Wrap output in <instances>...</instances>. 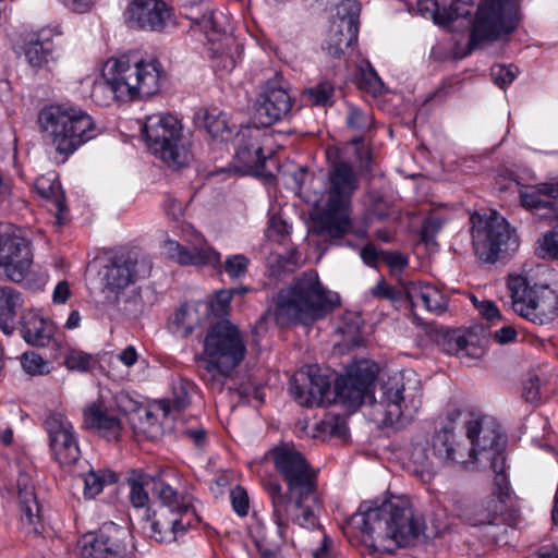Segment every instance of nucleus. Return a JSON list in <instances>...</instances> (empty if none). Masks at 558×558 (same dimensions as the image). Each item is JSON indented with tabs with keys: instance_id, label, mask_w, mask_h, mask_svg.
Wrapping results in <instances>:
<instances>
[{
	"instance_id": "obj_3",
	"label": "nucleus",
	"mask_w": 558,
	"mask_h": 558,
	"mask_svg": "<svg viewBox=\"0 0 558 558\" xmlns=\"http://www.w3.org/2000/svg\"><path fill=\"white\" fill-rule=\"evenodd\" d=\"M163 70L156 59L144 60L123 54L109 59L102 69V81L95 83L92 98L100 106L112 100L150 97L160 90Z\"/></svg>"
},
{
	"instance_id": "obj_14",
	"label": "nucleus",
	"mask_w": 558,
	"mask_h": 558,
	"mask_svg": "<svg viewBox=\"0 0 558 558\" xmlns=\"http://www.w3.org/2000/svg\"><path fill=\"white\" fill-rule=\"evenodd\" d=\"M472 240L475 254L485 263H495L518 246L507 220L492 211L486 217L472 216Z\"/></svg>"
},
{
	"instance_id": "obj_4",
	"label": "nucleus",
	"mask_w": 558,
	"mask_h": 558,
	"mask_svg": "<svg viewBox=\"0 0 558 558\" xmlns=\"http://www.w3.org/2000/svg\"><path fill=\"white\" fill-rule=\"evenodd\" d=\"M359 189V179L345 161L333 163L328 172V185L312 216V233L326 240L342 239L351 229V202Z\"/></svg>"
},
{
	"instance_id": "obj_51",
	"label": "nucleus",
	"mask_w": 558,
	"mask_h": 558,
	"mask_svg": "<svg viewBox=\"0 0 558 558\" xmlns=\"http://www.w3.org/2000/svg\"><path fill=\"white\" fill-rule=\"evenodd\" d=\"M64 364L69 369L87 372L96 364L93 355L80 350H70L64 359Z\"/></svg>"
},
{
	"instance_id": "obj_35",
	"label": "nucleus",
	"mask_w": 558,
	"mask_h": 558,
	"mask_svg": "<svg viewBox=\"0 0 558 558\" xmlns=\"http://www.w3.org/2000/svg\"><path fill=\"white\" fill-rule=\"evenodd\" d=\"M504 506L499 497H492L485 505H474L464 509L460 517L471 525L496 524Z\"/></svg>"
},
{
	"instance_id": "obj_15",
	"label": "nucleus",
	"mask_w": 558,
	"mask_h": 558,
	"mask_svg": "<svg viewBox=\"0 0 558 558\" xmlns=\"http://www.w3.org/2000/svg\"><path fill=\"white\" fill-rule=\"evenodd\" d=\"M198 521L193 497L182 494L175 507H159L147 515L143 530L158 543H172Z\"/></svg>"
},
{
	"instance_id": "obj_19",
	"label": "nucleus",
	"mask_w": 558,
	"mask_h": 558,
	"mask_svg": "<svg viewBox=\"0 0 558 558\" xmlns=\"http://www.w3.org/2000/svg\"><path fill=\"white\" fill-rule=\"evenodd\" d=\"M50 448L61 465H72L81 454L71 422L58 412H51L45 420Z\"/></svg>"
},
{
	"instance_id": "obj_25",
	"label": "nucleus",
	"mask_w": 558,
	"mask_h": 558,
	"mask_svg": "<svg viewBox=\"0 0 558 558\" xmlns=\"http://www.w3.org/2000/svg\"><path fill=\"white\" fill-rule=\"evenodd\" d=\"M17 497L21 510V524L27 533H39V505L35 494L32 477L26 472H20L17 481Z\"/></svg>"
},
{
	"instance_id": "obj_32",
	"label": "nucleus",
	"mask_w": 558,
	"mask_h": 558,
	"mask_svg": "<svg viewBox=\"0 0 558 558\" xmlns=\"http://www.w3.org/2000/svg\"><path fill=\"white\" fill-rule=\"evenodd\" d=\"M357 27L349 23L331 22L323 48L331 57L339 58L357 39Z\"/></svg>"
},
{
	"instance_id": "obj_39",
	"label": "nucleus",
	"mask_w": 558,
	"mask_h": 558,
	"mask_svg": "<svg viewBox=\"0 0 558 558\" xmlns=\"http://www.w3.org/2000/svg\"><path fill=\"white\" fill-rule=\"evenodd\" d=\"M199 118L202 119L203 126L213 138L222 142L231 137L234 125L230 124L227 114L219 109L203 110L199 112Z\"/></svg>"
},
{
	"instance_id": "obj_45",
	"label": "nucleus",
	"mask_w": 558,
	"mask_h": 558,
	"mask_svg": "<svg viewBox=\"0 0 558 558\" xmlns=\"http://www.w3.org/2000/svg\"><path fill=\"white\" fill-rule=\"evenodd\" d=\"M361 4L356 0H343L336 8V19L332 22L350 23L359 28Z\"/></svg>"
},
{
	"instance_id": "obj_60",
	"label": "nucleus",
	"mask_w": 558,
	"mask_h": 558,
	"mask_svg": "<svg viewBox=\"0 0 558 558\" xmlns=\"http://www.w3.org/2000/svg\"><path fill=\"white\" fill-rule=\"evenodd\" d=\"M348 124L352 129L366 131L372 124V118L369 114L353 108L348 116Z\"/></svg>"
},
{
	"instance_id": "obj_28",
	"label": "nucleus",
	"mask_w": 558,
	"mask_h": 558,
	"mask_svg": "<svg viewBox=\"0 0 558 558\" xmlns=\"http://www.w3.org/2000/svg\"><path fill=\"white\" fill-rule=\"evenodd\" d=\"M163 250L169 258L181 265H220V254L208 245L187 248L174 240L166 239L163 242Z\"/></svg>"
},
{
	"instance_id": "obj_30",
	"label": "nucleus",
	"mask_w": 558,
	"mask_h": 558,
	"mask_svg": "<svg viewBox=\"0 0 558 558\" xmlns=\"http://www.w3.org/2000/svg\"><path fill=\"white\" fill-rule=\"evenodd\" d=\"M84 423L108 440H117L121 433V421L112 412L92 403L84 410Z\"/></svg>"
},
{
	"instance_id": "obj_62",
	"label": "nucleus",
	"mask_w": 558,
	"mask_h": 558,
	"mask_svg": "<svg viewBox=\"0 0 558 558\" xmlns=\"http://www.w3.org/2000/svg\"><path fill=\"white\" fill-rule=\"evenodd\" d=\"M372 294L375 298H383L391 301H400L402 300V294L399 289H393L386 284L384 280H379L377 284L372 288Z\"/></svg>"
},
{
	"instance_id": "obj_2",
	"label": "nucleus",
	"mask_w": 558,
	"mask_h": 558,
	"mask_svg": "<svg viewBox=\"0 0 558 558\" xmlns=\"http://www.w3.org/2000/svg\"><path fill=\"white\" fill-rule=\"evenodd\" d=\"M350 524L361 531L365 544L383 551L407 546L426 530L421 513L405 496H391L380 504L362 502Z\"/></svg>"
},
{
	"instance_id": "obj_9",
	"label": "nucleus",
	"mask_w": 558,
	"mask_h": 558,
	"mask_svg": "<svg viewBox=\"0 0 558 558\" xmlns=\"http://www.w3.org/2000/svg\"><path fill=\"white\" fill-rule=\"evenodd\" d=\"M266 489L271 500L272 519L276 527L266 531L263 525H257L254 531L256 544H271L275 546L280 544L283 530L290 521L304 529H314L317 525V518L313 510V506L317 501L315 490H312L304 498H300L298 494H290V498H288L277 482H269Z\"/></svg>"
},
{
	"instance_id": "obj_7",
	"label": "nucleus",
	"mask_w": 558,
	"mask_h": 558,
	"mask_svg": "<svg viewBox=\"0 0 558 558\" xmlns=\"http://www.w3.org/2000/svg\"><path fill=\"white\" fill-rule=\"evenodd\" d=\"M245 354L246 345L238 327L229 320L217 323L204 339L203 379L221 390L225 378L243 361Z\"/></svg>"
},
{
	"instance_id": "obj_33",
	"label": "nucleus",
	"mask_w": 558,
	"mask_h": 558,
	"mask_svg": "<svg viewBox=\"0 0 558 558\" xmlns=\"http://www.w3.org/2000/svg\"><path fill=\"white\" fill-rule=\"evenodd\" d=\"M99 532L100 543L106 545L108 555L124 557L132 553V535L128 529L110 522L105 523Z\"/></svg>"
},
{
	"instance_id": "obj_44",
	"label": "nucleus",
	"mask_w": 558,
	"mask_h": 558,
	"mask_svg": "<svg viewBox=\"0 0 558 558\" xmlns=\"http://www.w3.org/2000/svg\"><path fill=\"white\" fill-rule=\"evenodd\" d=\"M316 430L323 435L344 438L348 435L345 417L328 413L316 424Z\"/></svg>"
},
{
	"instance_id": "obj_58",
	"label": "nucleus",
	"mask_w": 558,
	"mask_h": 558,
	"mask_svg": "<svg viewBox=\"0 0 558 558\" xmlns=\"http://www.w3.org/2000/svg\"><path fill=\"white\" fill-rule=\"evenodd\" d=\"M492 77L496 85L504 88L505 86L512 83L515 77V71L505 65H494L492 68Z\"/></svg>"
},
{
	"instance_id": "obj_56",
	"label": "nucleus",
	"mask_w": 558,
	"mask_h": 558,
	"mask_svg": "<svg viewBox=\"0 0 558 558\" xmlns=\"http://www.w3.org/2000/svg\"><path fill=\"white\" fill-rule=\"evenodd\" d=\"M230 498L234 511L240 517L246 515L250 509V501L246 490L241 486H235L230 493Z\"/></svg>"
},
{
	"instance_id": "obj_10",
	"label": "nucleus",
	"mask_w": 558,
	"mask_h": 558,
	"mask_svg": "<svg viewBox=\"0 0 558 558\" xmlns=\"http://www.w3.org/2000/svg\"><path fill=\"white\" fill-rule=\"evenodd\" d=\"M143 132L149 149L174 169L192 160L190 140L183 135L180 121L170 113H154L145 119Z\"/></svg>"
},
{
	"instance_id": "obj_53",
	"label": "nucleus",
	"mask_w": 558,
	"mask_h": 558,
	"mask_svg": "<svg viewBox=\"0 0 558 558\" xmlns=\"http://www.w3.org/2000/svg\"><path fill=\"white\" fill-rule=\"evenodd\" d=\"M359 86L376 95L381 93L384 84L375 70L368 65L367 69L360 70Z\"/></svg>"
},
{
	"instance_id": "obj_18",
	"label": "nucleus",
	"mask_w": 558,
	"mask_h": 558,
	"mask_svg": "<svg viewBox=\"0 0 558 558\" xmlns=\"http://www.w3.org/2000/svg\"><path fill=\"white\" fill-rule=\"evenodd\" d=\"M150 270L149 258L137 251L116 256L105 267L102 276L105 289L114 293V301L120 302L119 293L136 280L147 277Z\"/></svg>"
},
{
	"instance_id": "obj_36",
	"label": "nucleus",
	"mask_w": 558,
	"mask_h": 558,
	"mask_svg": "<svg viewBox=\"0 0 558 558\" xmlns=\"http://www.w3.org/2000/svg\"><path fill=\"white\" fill-rule=\"evenodd\" d=\"M80 476L84 483L83 495L86 499H94L107 486L113 485L118 481L117 474L106 468H90Z\"/></svg>"
},
{
	"instance_id": "obj_17",
	"label": "nucleus",
	"mask_w": 558,
	"mask_h": 558,
	"mask_svg": "<svg viewBox=\"0 0 558 558\" xmlns=\"http://www.w3.org/2000/svg\"><path fill=\"white\" fill-rule=\"evenodd\" d=\"M31 242L9 225H0V274L13 282H22L31 271Z\"/></svg>"
},
{
	"instance_id": "obj_54",
	"label": "nucleus",
	"mask_w": 558,
	"mask_h": 558,
	"mask_svg": "<svg viewBox=\"0 0 558 558\" xmlns=\"http://www.w3.org/2000/svg\"><path fill=\"white\" fill-rule=\"evenodd\" d=\"M541 377L536 373H530L523 386V397L527 402L537 403L542 399Z\"/></svg>"
},
{
	"instance_id": "obj_42",
	"label": "nucleus",
	"mask_w": 558,
	"mask_h": 558,
	"mask_svg": "<svg viewBox=\"0 0 558 558\" xmlns=\"http://www.w3.org/2000/svg\"><path fill=\"white\" fill-rule=\"evenodd\" d=\"M300 266V255L295 250L289 251L286 255L271 253L267 257L269 275L274 278H281L293 272Z\"/></svg>"
},
{
	"instance_id": "obj_13",
	"label": "nucleus",
	"mask_w": 558,
	"mask_h": 558,
	"mask_svg": "<svg viewBox=\"0 0 558 558\" xmlns=\"http://www.w3.org/2000/svg\"><path fill=\"white\" fill-rule=\"evenodd\" d=\"M519 3L520 0H483L473 22L470 50L512 33L518 25Z\"/></svg>"
},
{
	"instance_id": "obj_49",
	"label": "nucleus",
	"mask_w": 558,
	"mask_h": 558,
	"mask_svg": "<svg viewBox=\"0 0 558 558\" xmlns=\"http://www.w3.org/2000/svg\"><path fill=\"white\" fill-rule=\"evenodd\" d=\"M138 423L135 427L146 434L150 438L158 437L161 434V426L157 421V416L151 410L142 409L136 412Z\"/></svg>"
},
{
	"instance_id": "obj_34",
	"label": "nucleus",
	"mask_w": 558,
	"mask_h": 558,
	"mask_svg": "<svg viewBox=\"0 0 558 558\" xmlns=\"http://www.w3.org/2000/svg\"><path fill=\"white\" fill-rule=\"evenodd\" d=\"M52 31L41 29L36 39H32L25 48V57L33 68H43L53 60Z\"/></svg>"
},
{
	"instance_id": "obj_55",
	"label": "nucleus",
	"mask_w": 558,
	"mask_h": 558,
	"mask_svg": "<svg viewBox=\"0 0 558 558\" xmlns=\"http://www.w3.org/2000/svg\"><path fill=\"white\" fill-rule=\"evenodd\" d=\"M444 220L440 217L433 216L424 221L421 231L422 241L426 245L435 244V236L440 231Z\"/></svg>"
},
{
	"instance_id": "obj_59",
	"label": "nucleus",
	"mask_w": 558,
	"mask_h": 558,
	"mask_svg": "<svg viewBox=\"0 0 558 558\" xmlns=\"http://www.w3.org/2000/svg\"><path fill=\"white\" fill-rule=\"evenodd\" d=\"M539 247L551 258L558 259V229L549 231L539 240Z\"/></svg>"
},
{
	"instance_id": "obj_46",
	"label": "nucleus",
	"mask_w": 558,
	"mask_h": 558,
	"mask_svg": "<svg viewBox=\"0 0 558 558\" xmlns=\"http://www.w3.org/2000/svg\"><path fill=\"white\" fill-rule=\"evenodd\" d=\"M83 558H105L108 553L106 545L100 543V532L84 535L80 542Z\"/></svg>"
},
{
	"instance_id": "obj_6",
	"label": "nucleus",
	"mask_w": 558,
	"mask_h": 558,
	"mask_svg": "<svg viewBox=\"0 0 558 558\" xmlns=\"http://www.w3.org/2000/svg\"><path fill=\"white\" fill-rule=\"evenodd\" d=\"M333 306L329 292L315 271L304 272L276 299L275 317L281 324H311L324 317Z\"/></svg>"
},
{
	"instance_id": "obj_21",
	"label": "nucleus",
	"mask_w": 558,
	"mask_h": 558,
	"mask_svg": "<svg viewBox=\"0 0 558 558\" xmlns=\"http://www.w3.org/2000/svg\"><path fill=\"white\" fill-rule=\"evenodd\" d=\"M290 390L301 405L319 407L329 393L330 380L318 367L307 366L293 376Z\"/></svg>"
},
{
	"instance_id": "obj_29",
	"label": "nucleus",
	"mask_w": 558,
	"mask_h": 558,
	"mask_svg": "<svg viewBox=\"0 0 558 558\" xmlns=\"http://www.w3.org/2000/svg\"><path fill=\"white\" fill-rule=\"evenodd\" d=\"M520 204L529 210L554 208L558 199V180H550L519 189Z\"/></svg>"
},
{
	"instance_id": "obj_50",
	"label": "nucleus",
	"mask_w": 558,
	"mask_h": 558,
	"mask_svg": "<svg viewBox=\"0 0 558 558\" xmlns=\"http://www.w3.org/2000/svg\"><path fill=\"white\" fill-rule=\"evenodd\" d=\"M251 260L243 254H233L227 256L223 262V269L229 278L240 279L247 272Z\"/></svg>"
},
{
	"instance_id": "obj_43",
	"label": "nucleus",
	"mask_w": 558,
	"mask_h": 558,
	"mask_svg": "<svg viewBox=\"0 0 558 558\" xmlns=\"http://www.w3.org/2000/svg\"><path fill=\"white\" fill-rule=\"evenodd\" d=\"M128 484L130 486V500L136 508H141L147 505L149 496L145 486L150 485L149 475L132 470L128 477Z\"/></svg>"
},
{
	"instance_id": "obj_16",
	"label": "nucleus",
	"mask_w": 558,
	"mask_h": 558,
	"mask_svg": "<svg viewBox=\"0 0 558 558\" xmlns=\"http://www.w3.org/2000/svg\"><path fill=\"white\" fill-rule=\"evenodd\" d=\"M275 468L287 483L289 494L304 498L316 488V475L304 456L295 448L281 445L269 451Z\"/></svg>"
},
{
	"instance_id": "obj_23",
	"label": "nucleus",
	"mask_w": 558,
	"mask_h": 558,
	"mask_svg": "<svg viewBox=\"0 0 558 558\" xmlns=\"http://www.w3.org/2000/svg\"><path fill=\"white\" fill-rule=\"evenodd\" d=\"M198 24L213 43L214 47L211 50L216 59V65L225 71H231L242 53L241 45L238 44L232 36L223 34L221 45L215 46V41L217 40L215 35H220L225 29L220 27V22L213 12L203 14Z\"/></svg>"
},
{
	"instance_id": "obj_20",
	"label": "nucleus",
	"mask_w": 558,
	"mask_h": 558,
	"mask_svg": "<svg viewBox=\"0 0 558 558\" xmlns=\"http://www.w3.org/2000/svg\"><path fill=\"white\" fill-rule=\"evenodd\" d=\"M125 15L132 26L143 31L163 32L174 25L172 10L163 0H131Z\"/></svg>"
},
{
	"instance_id": "obj_24",
	"label": "nucleus",
	"mask_w": 558,
	"mask_h": 558,
	"mask_svg": "<svg viewBox=\"0 0 558 558\" xmlns=\"http://www.w3.org/2000/svg\"><path fill=\"white\" fill-rule=\"evenodd\" d=\"M400 293L402 300L409 302L413 312L416 307L422 306L427 312L439 315L447 307V298L432 284L405 282L400 286Z\"/></svg>"
},
{
	"instance_id": "obj_57",
	"label": "nucleus",
	"mask_w": 558,
	"mask_h": 558,
	"mask_svg": "<svg viewBox=\"0 0 558 558\" xmlns=\"http://www.w3.org/2000/svg\"><path fill=\"white\" fill-rule=\"evenodd\" d=\"M291 227L281 217L274 216L269 220L267 236L275 240L277 236L284 239L290 234Z\"/></svg>"
},
{
	"instance_id": "obj_26",
	"label": "nucleus",
	"mask_w": 558,
	"mask_h": 558,
	"mask_svg": "<svg viewBox=\"0 0 558 558\" xmlns=\"http://www.w3.org/2000/svg\"><path fill=\"white\" fill-rule=\"evenodd\" d=\"M473 0H417V12L435 24L446 25L459 16L469 14Z\"/></svg>"
},
{
	"instance_id": "obj_8",
	"label": "nucleus",
	"mask_w": 558,
	"mask_h": 558,
	"mask_svg": "<svg viewBox=\"0 0 558 558\" xmlns=\"http://www.w3.org/2000/svg\"><path fill=\"white\" fill-rule=\"evenodd\" d=\"M412 472L423 483H429L442 466L471 463L466 440L452 428L436 432L430 444H415L411 450Z\"/></svg>"
},
{
	"instance_id": "obj_40",
	"label": "nucleus",
	"mask_w": 558,
	"mask_h": 558,
	"mask_svg": "<svg viewBox=\"0 0 558 558\" xmlns=\"http://www.w3.org/2000/svg\"><path fill=\"white\" fill-rule=\"evenodd\" d=\"M441 349L451 355H457L459 359H480L483 354V349L471 342L463 335L453 332L446 335L441 342Z\"/></svg>"
},
{
	"instance_id": "obj_63",
	"label": "nucleus",
	"mask_w": 558,
	"mask_h": 558,
	"mask_svg": "<svg viewBox=\"0 0 558 558\" xmlns=\"http://www.w3.org/2000/svg\"><path fill=\"white\" fill-rule=\"evenodd\" d=\"M476 308L481 313V315L486 318L488 322L494 323L495 320H499L501 318V314L492 301H482L477 303L475 300L473 301Z\"/></svg>"
},
{
	"instance_id": "obj_38",
	"label": "nucleus",
	"mask_w": 558,
	"mask_h": 558,
	"mask_svg": "<svg viewBox=\"0 0 558 558\" xmlns=\"http://www.w3.org/2000/svg\"><path fill=\"white\" fill-rule=\"evenodd\" d=\"M199 308L198 304L181 305L169 322L170 331L180 338L190 336L194 328L201 324Z\"/></svg>"
},
{
	"instance_id": "obj_11",
	"label": "nucleus",
	"mask_w": 558,
	"mask_h": 558,
	"mask_svg": "<svg viewBox=\"0 0 558 558\" xmlns=\"http://www.w3.org/2000/svg\"><path fill=\"white\" fill-rule=\"evenodd\" d=\"M466 444L471 454V463L489 462L496 473V484L506 482L504 475L506 458L502 452L504 436L498 422L488 415L473 417L465 423Z\"/></svg>"
},
{
	"instance_id": "obj_61",
	"label": "nucleus",
	"mask_w": 558,
	"mask_h": 558,
	"mask_svg": "<svg viewBox=\"0 0 558 558\" xmlns=\"http://www.w3.org/2000/svg\"><path fill=\"white\" fill-rule=\"evenodd\" d=\"M121 310L129 316L136 317L144 312V303L137 290H134L123 303Z\"/></svg>"
},
{
	"instance_id": "obj_27",
	"label": "nucleus",
	"mask_w": 558,
	"mask_h": 558,
	"mask_svg": "<svg viewBox=\"0 0 558 558\" xmlns=\"http://www.w3.org/2000/svg\"><path fill=\"white\" fill-rule=\"evenodd\" d=\"M262 130L258 128H241L235 136V158L247 170H258L265 162L260 144Z\"/></svg>"
},
{
	"instance_id": "obj_52",
	"label": "nucleus",
	"mask_w": 558,
	"mask_h": 558,
	"mask_svg": "<svg viewBox=\"0 0 558 558\" xmlns=\"http://www.w3.org/2000/svg\"><path fill=\"white\" fill-rule=\"evenodd\" d=\"M308 100L316 106H327L331 104L333 96V86L329 82H323L305 92Z\"/></svg>"
},
{
	"instance_id": "obj_48",
	"label": "nucleus",
	"mask_w": 558,
	"mask_h": 558,
	"mask_svg": "<svg viewBox=\"0 0 558 558\" xmlns=\"http://www.w3.org/2000/svg\"><path fill=\"white\" fill-rule=\"evenodd\" d=\"M23 369L32 376H43L50 373V364L35 352H25L21 357Z\"/></svg>"
},
{
	"instance_id": "obj_64",
	"label": "nucleus",
	"mask_w": 558,
	"mask_h": 558,
	"mask_svg": "<svg viewBox=\"0 0 558 558\" xmlns=\"http://www.w3.org/2000/svg\"><path fill=\"white\" fill-rule=\"evenodd\" d=\"M332 541L328 535H324L320 545L313 550V558H335L331 551Z\"/></svg>"
},
{
	"instance_id": "obj_31",
	"label": "nucleus",
	"mask_w": 558,
	"mask_h": 558,
	"mask_svg": "<svg viewBox=\"0 0 558 558\" xmlns=\"http://www.w3.org/2000/svg\"><path fill=\"white\" fill-rule=\"evenodd\" d=\"M21 333L28 344L46 347L53 337L54 326L36 313L28 312L22 318Z\"/></svg>"
},
{
	"instance_id": "obj_47",
	"label": "nucleus",
	"mask_w": 558,
	"mask_h": 558,
	"mask_svg": "<svg viewBox=\"0 0 558 558\" xmlns=\"http://www.w3.org/2000/svg\"><path fill=\"white\" fill-rule=\"evenodd\" d=\"M233 296V290H220L215 293L214 298L209 303H198V306L204 311H210L218 317H222L228 314L230 301Z\"/></svg>"
},
{
	"instance_id": "obj_37",
	"label": "nucleus",
	"mask_w": 558,
	"mask_h": 558,
	"mask_svg": "<svg viewBox=\"0 0 558 558\" xmlns=\"http://www.w3.org/2000/svg\"><path fill=\"white\" fill-rule=\"evenodd\" d=\"M192 390L193 385L190 381L184 379L173 380L170 395L158 402V409L162 412L163 416L186 409L190 404Z\"/></svg>"
},
{
	"instance_id": "obj_5",
	"label": "nucleus",
	"mask_w": 558,
	"mask_h": 558,
	"mask_svg": "<svg viewBox=\"0 0 558 558\" xmlns=\"http://www.w3.org/2000/svg\"><path fill=\"white\" fill-rule=\"evenodd\" d=\"M38 123L56 153L65 158L98 133L93 118L82 108L71 105L44 107L38 113Z\"/></svg>"
},
{
	"instance_id": "obj_22",
	"label": "nucleus",
	"mask_w": 558,
	"mask_h": 558,
	"mask_svg": "<svg viewBox=\"0 0 558 558\" xmlns=\"http://www.w3.org/2000/svg\"><path fill=\"white\" fill-rule=\"evenodd\" d=\"M292 109V99L280 77L269 80L259 94L256 117L263 125H270L288 117Z\"/></svg>"
},
{
	"instance_id": "obj_1",
	"label": "nucleus",
	"mask_w": 558,
	"mask_h": 558,
	"mask_svg": "<svg viewBox=\"0 0 558 558\" xmlns=\"http://www.w3.org/2000/svg\"><path fill=\"white\" fill-rule=\"evenodd\" d=\"M375 371L367 362L359 363L347 377L337 383V396L357 408L373 393L384 409L386 424L403 425L410 422L422 405V385L415 373L381 374L376 384Z\"/></svg>"
},
{
	"instance_id": "obj_41",
	"label": "nucleus",
	"mask_w": 558,
	"mask_h": 558,
	"mask_svg": "<svg viewBox=\"0 0 558 558\" xmlns=\"http://www.w3.org/2000/svg\"><path fill=\"white\" fill-rule=\"evenodd\" d=\"M171 475V472H161L155 477L149 476L151 493L161 501L160 507H175L181 500L182 495L169 482Z\"/></svg>"
},
{
	"instance_id": "obj_12",
	"label": "nucleus",
	"mask_w": 558,
	"mask_h": 558,
	"mask_svg": "<svg viewBox=\"0 0 558 558\" xmlns=\"http://www.w3.org/2000/svg\"><path fill=\"white\" fill-rule=\"evenodd\" d=\"M513 311L538 325L553 322L558 315V291L548 286L531 287L521 276L508 282Z\"/></svg>"
}]
</instances>
